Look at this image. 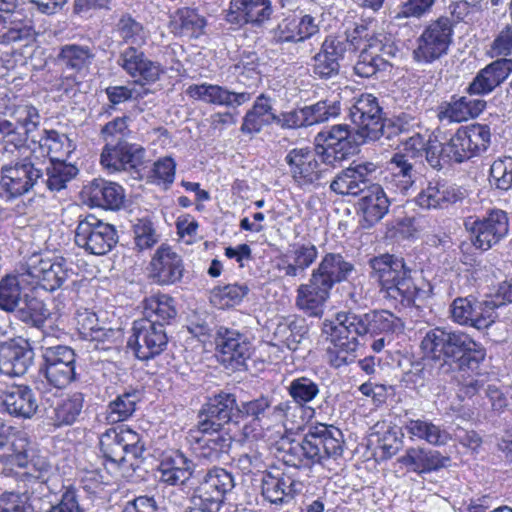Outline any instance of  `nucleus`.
Masks as SVG:
<instances>
[{
	"label": "nucleus",
	"instance_id": "25",
	"mask_svg": "<svg viewBox=\"0 0 512 512\" xmlns=\"http://www.w3.org/2000/svg\"><path fill=\"white\" fill-rule=\"evenodd\" d=\"M145 160V150L138 144L109 141L105 143L101 154V164L112 172L135 170L141 167Z\"/></svg>",
	"mask_w": 512,
	"mask_h": 512
},
{
	"label": "nucleus",
	"instance_id": "7",
	"mask_svg": "<svg viewBox=\"0 0 512 512\" xmlns=\"http://www.w3.org/2000/svg\"><path fill=\"white\" fill-rule=\"evenodd\" d=\"M289 409V402L273 405V398L268 395L241 402L240 417L251 418L242 427L243 438L255 441L266 437L271 427L279 424Z\"/></svg>",
	"mask_w": 512,
	"mask_h": 512
},
{
	"label": "nucleus",
	"instance_id": "62",
	"mask_svg": "<svg viewBox=\"0 0 512 512\" xmlns=\"http://www.w3.org/2000/svg\"><path fill=\"white\" fill-rule=\"evenodd\" d=\"M490 183L503 191L512 188V157L499 158L492 163Z\"/></svg>",
	"mask_w": 512,
	"mask_h": 512
},
{
	"label": "nucleus",
	"instance_id": "49",
	"mask_svg": "<svg viewBox=\"0 0 512 512\" xmlns=\"http://www.w3.org/2000/svg\"><path fill=\"white\" fill-rule=\"evenodd\" d=\"M307 333L308 327L304 318L289 316L278 323L274 335L289 350L296 351L306 339Z\"/></svg>",
	"mask_w": 512,
	"mask_h": 512
},
{
	"label": "nucleus",
	"instance_id": "2",
	"mask_svg": "<svg viewBox=\"0 0 512 512\" xmlns=\"http://www.w3.org/2000/svg\"><path fill=\"white\" fill-rule=\"evenodd\" d=\"M424 358L435 363L434 377L438 382L454 378V371H474L485 359L483 346L462 331L436 327L428 330L420 343Z\"/></svg>",
	"mask_w": 512,
	"mask_h": 512
},
{
	"label": "nucleus",
	"instance_id": "18",
	"mask_svg": "<svg viewBox=\"0 0 512 512\" xmlns=\"http://www.w3.org/2000/svg\"><path fill=\"white\" fill-rule=\"evenodd\" d=\"M349 117L354 130L366 141L378 140L384 136L385 119L378 100L372 94L360 95L349 108Z\"/></svg>",
	"mask_w": 512,
	"mask_h": 512
},
{
	"label": "nucleus",
	"instance_id": "36",
	"mask_svg": "<svg viewBox=\"0 0 512 512\" xmlns=\"http://www.w3.org/2000/svg\"><path fill=\"white\" fill-rule=\"evenodd\" d=\"M486 107V101L473 98L472 95L456 97L442 102L437 109V117L441 122L460 123L477 117Z\"/></svg>",
	"mask_w": 512,
	"mask_h": 512
},
{
	"label": "nucleus",
	"instance_id": "15",
	"mask_svg": "<svg viewBox=\"0 0 512 512\" xmlns=\"http://www.w3.org/2000/svg\"><path fill=\"white\" fill-rule=\"evenodd\" d=\"M452 22L440 17L428 25L417 38L413 59L418 63L430 64L446 55L452 42Z\"/></svg>",
	"mask_w": 512,
	"mask_h": 512
},
{
	"label": "nucleus",
	"instance_id": "26",
	"mask_svg": "<svg viewBox=\"0 0 512 512\" xmlns=\"http://www.w3.org/2000/svg\"><path fill=\"white\" fill-rule=\"evenodd\" d=\"M417 178L415 163L406 154L395 153L387 162L383 186L391 194L408 195Z\"/></svg>",
	"mask_w": 512,
	"mask_h": 512
},
{
	"label": "nucleus",
	"instance_id": "27",
	"mask_svg": "<svg viewBox=\"0 0 512 512\" xmlns=\"http://www.w3.org/2000/svg\"><path fill=\"white\" fill-rule=\"evenodd\" d=\"M319 23L310 14H290L272 30L273 40L276 43L303 42L319 32Z\"/></svg>",
	"mask_w": 512,
	"mask_h": 512
},
{
	"label": "nucleus",
	"instance_id": "44",
	"mask_svg": "<svg viewBox=\"0 0 512 512\" xmlns=\"http://www.w3.org/2000/svg\"><path fill=\"white\" fill-rule=\"evenodd\" d=\"M384 189V186L373 183L359 200V209L368 226L379 222L389 210L390 200Z\"/></svg>",
	"mask_w": 512,
	"mask_h": 512
},
{
	"label": "nucleus",
	"instance_id": "35",
	"mask_svg": "<svg viewBox=\"0 0 512 512\" xmlns=\"http://www.w3.org/2000/svg\"><path fill=\"white\" fill-rule=\"evenodd\" d=\"M226 20L231 24L261 26L270 20L274 9L271 0H235Z\"/></svg>",
	"mask_w": 512,
	"mask_h": 512
},
{
	"label": "nucleus",
	"instance_id": "47",
	"mask_svg": "<svg viewBox=\"0 0 512 512\" xmlns=\"http://www.w3.org/2000/svg\"><path fill=\"white\" fill-rule=\"evenodd\" d=\"M31 142L38 144L41 152L49 157L48 162L66 161L65 158L74 149L73 143L68 136L55 130L39 131L36 134V140Z\"/></svg>",
	"mask_w": 512,
	"mask_h": 512
},
{
	"label": "nucleus",
	"instance_id": "12",
	"mask_svg": "<svg viewBox=\"0 0 512 512\" xmlns=\"http://www.w3.org/2000/svg\"><path fill=\"white\" fill-rule=\"evenodd\" d=\"M31 288L41 287L54 291L75 275L63 258H45L41 254L31 255L23 266Z\"/></svg>",
	"mask_w": 512,
	"mask_h": 512
},
{
	"label": "nucleus",
	"instance_id": "21",
	"mask_svg": "<svg viewBox=\"0 0 512 512\" xmlns=\"http://www.w3.org/2000/svg\"><path fill=\"white\" fill-rule=\"evenodd\" d=\"M377 165L372 162L353 163L338 173L330 183L331 191L342 196L364 194L374 183L373 175Z\"/></svg>",
	"mask_w": 512,
	"mask_h": 512
},
{
	"label": "nucleus",
	"instance_id": "11",
	"mask_svg": "<svg viewBox=\"0 0 512 512\" xmlns=\"http://www.w3.org/2000/svg\"><path fill=\"white\" fill-rule=\"evenodd\" d=\"M315 141L321 158L331 167L336 162L355 154L359 145L365 143V140L347 124L333 125L322 130L316 135Z\"/></svg>",
	"mask_w": 512,
	"mask_h": 512
},
{
	"label": "nucleus",
	"instance_id": "58",
	"mask_svg": "<svg viewBox=\"0 0 512 512\" xmlns=\"http://www.w3.org/2000/svg\"><path fill=\"white\" fill-rule=\"evenodd\" d=\"M474 327L485 329L491 326L499 317V310L503 309L498 299L492 295L482 301L475 300Z\"/></svg>",
	"mask_w": 512,
	"mask_h": 512
},
{
	"label": "nucleus",
	"instance_id": "13",
	"mask_svg": "<svg viewBox=\"0 0 512 512\" xmlns=\"http://www.w3.org/2000/svg\"><path fill=\"white\" fill-rule=\"evenodd\" d=\"M118 242L115 227L93 214L79 217L75 229V243L78 247L93 255H105Z\"/></svg>",
	"mask_w": 512,
	"mask_h": 512
},
{
	"label": "nucleus",
	"instance_id": "10",
	"mask_svg": "<svg viewBox=\"0 0 512 512\" xmlns=\"http://www.w3.org/2000/svg\"><path fill=\"white\" fill-rule=\"evenodd\" d=\"M284 160L294 184L303 190L321 186L331 174V165L323 161L317 148H293L288 151Z\"/></svg>",
	"mask_w": 512,
	"mask_h": 512
},
{
	"label": "nucleus",
	"instance_id": "24",
	"mask_svg": "<svg viewBox=\"0 0 512 512\" xmlns=\"http://www.w3.org/2000/svg\"><path fill=\"white\" fill-rule=\"evenodd\" d=\"M119 66L134 79L136 84L145 88L146 84L155 83L160 79L163 69L158 62L147 58L144 52L135 46H129L121 51L118 58Z\"/></svg>",
	"mask_w": 512,
	"mask_h": 512
},
{
	"label": "nucleus",
	"instance_id": "29",
	"mask_svg": "<svg viewBox=\"0 0 512 512\" xmlns=\"http://www.w3.org/2000/svg\"><path fill=\"white\" fill-rule=\"evenodd\" d=\"M201 435H191L193 442L192 448L199 460L207 463L221 461L225 458L233 442V437L228 431H199Z\"/></svg>",
	"mask_w": 512,
	"mask_h": 512
},
{
	"label": "nucleus",
	"instance_id": "59",
	"mask_svg": "<svg viewBox=\"0 0 512 512\" xmlns=\"http://www.w3.org/2000/svg\"><path fill=\"white\" fill-rule=\"evenodd\" d=\"M307 126L328 121L340 114V104L337 101H319L303 107Z\"/></svg>",
	"mask_w": 512,
	"mask_h": 512
},
{
	"label": "nucleus",
	"instance_id": "32",
	"mask_svg": "<svg viewBox=\"0 0 512 512\" xmlns=\"http://www.w3.org/2000/svg\"><path fill=\"white\" fill-rule=\"evenodd\" d=\"M194 462L182 451L173 450L162 455L157 467L159 482L169 486H183L192 478Z\"/></svg>",
	"mask_w": 512,
	"mask_h": 512
},
{
	"label": "nucleus",
	"instance_id": "52",
	"mask_svg": "<svg viewBox=\"0 0 512 512\" xmlns=\"http://www.w3.org/2000/svg\"><path fill=\"white\" fill-rule=\"evenodd\" d=\"M100 449L107 462L120 467L124 465L133 466L132 458L124 447L116 428L108 429L100 437Z\"/></svg>",
	"mask_w": 512,
	"mask_h": 512
},
{
	"label": "nucleus",
	"instance_id": "39",
	"mask_svg": "<svg viewBox=\"0 0 512 512\" xmlns=\"http://www.w3.org/2000/svg\"><path fill=\"white\" fill-rule=\"evenodd\" d=\"M83 193L91 206L109 210L120 209L125 199L122 186L104 179H94L84 187Z\"/></svg>",
	"mask_w": 512,
	"mask_h": 512
},
{
	"label": "nucleus",
	"instance_id": "16",
	"mask_svg": "<svg viewBox=\"0 0 512 512\" xmlns=\"http://www.w3.org/2000/svg\"><path fill=\"white\" fill-rule=\"evenodd\" d=\"M465 228L476 249L487 251L502 241L509 232V218L505 211L493 209L481 218L465 221Z\"/></svg>",
	"mask_w": 512,
	"mask_h": 512
},
{
	"label": "nucleus",
	"instance_id": "30",
	"mask_svg": "<svg viewBox=\"0 0 512 512\" xmlns=\"http://www.w3.org/2000/svg\"><path fill=\"white\" fill-rule=\"evenodd\" d=\"M186 94L195 100L206 104L225 106L227 108H237L252 98V93L248 91H231L225 86L216 84L202 83L190 85Z\"/></svg>",
	"mask_w": 512,
	"mask_h": 512
},
{
	"label": "nucleus",
	"instance_id": "19",
	"mask_svg": "<svg viewBox=\"0 0 512 512\" xmlns=\"http://www.w3.org/2000/svg\"><path fill=\"white\" fill-rule=\"evenodd\" d=\"M198 417L199 431H228L226 425L237 423L240 417L235 395L221 392L209 398L199 411Z\"/></svg>",
	"mask_w": 512,
	"mask_h": 512
},
{
	"label": "nucleus",
	"instance_id": "8",
	"mask_svg": "<svg viewBox=\"0 0 512 512\" xmlns=\"http://www.w3.org/2000/svg\"><path fill=\"white\" fill-rule=\"evenodd\" d=\"M43 168L33 157H24L0 169V197L11 201L31 191H41Z\"/></svg>",
	"mask_w": 512,
	"mask_h": 512
},
{
	"label": "nucleus",
	"instance_id": "54",
	"mask_svg": "<svg viewBox=\"0 0 512 512\" xmlns=\"http://www.w3.org/2000/svg\"><path fill=\"white\" fill-rule=\"evenodd\" d=\"M78 173V169L66 163V161L48 162L43 168L42 189L46 188L50 191H60L66 187Z\"/></svg>",
	"mask_w": 512,
	"mask_h": 512
},
{
	"label": "nucleus",
	"instance_id": "42",
	"mask_svg": "<svg viewBox=\"0 0 512 512\" xmlns=\"http://www.w3.org/2000/svg\"><path fill=\"white\" fill-rule=\"evenodd\" d=\"M6 411L15 417L31 418L38 409V402L33 390L25 385L9 387L3 396Z\"/></svg>",
	"mask_w": 512,
	"mask_h": 512
},
{
	"label": "nucleus",
	"instance_id": "9",
	"mask_svg": "<svg viewBox=\"0 0 512 512\" xmlns=\"http://www.w3.org/2000/svg\"><path fill=\"white\" fill-rule=\"evenodd\" d=\"M52 342L49 335L41 340L40 372L51 386L63 389L76 379V353L70 346Z\"/></svg>",
	"mask_w": 512,
	"mask_h": 512
},
{
	"label": "nucleus",
	"instance_id": "57",
	"mask_svg": "<svg viewBox=\"0 0 512 512\" xmlns=\"http://www.w3.org/2000/svg\"><path fill=\"white\" fill-rule=\"evenodd\" d=\"M287 391L293 401L303 407L318 397L320 385L309 377L300 376L290 381Z\"/></svg>",
	"mask_w": 512,
	"mask_h": 512
},
{
	"label": "nucleus",
	"instance_id": "22",
	"mask_svg": "<svg viewBox=\"0 0 512 512\" xmlns=\"http://www.w3.org/2000/svg\"><path fill=\"white\" fill-rule=\"evenodd\" d=\"M349 47L347 38L328 35L312 58V71L320 79H332L339 74L340 60Z\"/></svg>",
	"mask_w": 512,
	"mask_h": 512
},
{
	"label": "nucleus",
	"instance_id": "17",
	"mask_svg": "<svg viewBox=\"0 0 512 512\" xmlns=\"http://www.w3.org/2000/svg\"><path fill=\"white\" fill-rule=\"evenodd\" d=\"M128 345L139 360L153 359L167 348L168 336L165 327L150 319H138L133 323Z\"/></svg>",
	"mask_w": 512,
	"mask_h": 512
},
{
	"label": "nucleus",
	"instance_id": "55",
	"mask_svg": "<svg viewBox=\"0 0 512 512\" xmlns=\"http://www.w3.org/2000/svg\"><path fill=\"white\" fill-rule=\"evenodd\" d=\"M140 400L137 391L125 392L111 401L106 409V420L109 423H118L127 420L136 410Z\"/></svg>",
	"mask_w": 512,
	"mask_h": 512
},
{
	"label": "nucleus",
	"instance_id": "28",
	"mask_svg": "<svg viewBox=\"0 0 512 512\" xmlns=\"http://www.w3.org/2000/svg\"><path fill=\"white\" fill-rule=\"evenodd\" d=\"M34 356L33 349L26 341L2 342L0 343V372L9 377L22 376L32 366Z\"/></svg>",
	"mask_w": 512,
	"mask_h": 512
},
{
	"label": "nucleus",
	"instance_id": "56",
	"mask_svg": "<svg viewBox=\"0 0 512 512\" xmlns=\"http://www.w3.org/2000/svg\"><path fill=\"white\" fill-rule=\"evenodd\" d=\"M441 153L444 157H447V160L457 163L476 156L463 127L459 128L450 140L441 146Z\"/></svg>",
	"mask_w": 512,
	"mask_h": 512
},
{
	"label": "nucleus",
	"instance_id": "51",
	"mask_svg": "<svg viewBox=\"0 0 512 512\" xmlns=\"http://www.w3.org/2000/svg\"><path fill=\"white\" fill-rule=\"evenodd\" d=\"M142 319H150L165 325L169 324L177 315V310L172 297L166 294L151 295L143 301Z\"/></svg>",
	"mask_w": 512,
	"mask_h": 512
},
{
	"label": "nucleus",
	"instance_id": "41",
	"mask_svg": "<svg viewBox=\"0 0 512 512\" xmlns=\"http://www.w3.org/2000/svg\"><path fill=\"white\" fill-rule=\"evenodd\" d=\"M398 461L404 466L409 467L412 471L423 474L446 467L450 458L443 456L436 450L411 447L406 450L405 454Z\"/></svg>",
	"mask_w": 512,
	"mask_h": 512
},
{
	"label": "nucleus",
	"instance_id": "33",
	"mask_svg": "<svg viewBox=\"0 0 512 512\" xmlns=\"http://www.w3.org/2000/svg\"><path fill=\"white\" fill-rule=\"evenodd\" d=\"M151 277L160 285H171L181 280L184 265L181 256L170 246L162 244L150 262Z\"/></svg>",
	"mask_w": 512,
	"mask_h": 512
},
{
	"label": "nucleus",
	"instance_id": "31",
	"mask_svg": "<svg viewBox=\"0 0 512 512\" xmlns=\"http://www.w3.org/2000/svg\"><path fill=\"white\" fill-rule=\"evenodd\" d=\"M23 0H0V11L8 15L0 16V43L10 45L29 42L34 38V30L28 22L15 15V9Z\"/></svg>",
	"mask_w": 512,
	"mask_h": 512
},
{
	"label": "nucleus",
	"instance_id": "53",
	"mask_svg": "<svg viewBox=\"0 0 512 512\" xmlns=\"http://www.w3.org/2000/svg\"><path fill=\"white\" fill-rule=\"evenodd\" d=\"M84 394L75 392L61 399L53 409V424L57 427L72 425L79 420L84 408Z\"/></svg>",
	"mask_w": 512,
	"mask_h": 512
},
{
	"label": "nucleus",
	"instance_id": "5",
	"mask_svg": "<svg viewBox=\"0 0 512 512\" xmlns=\"http://www.w3.org/2000/svg\"><path fill=\"white\" fill-rule=\"evenodd\" d=\"M368 266L369 277L377 284L383 298L407 306L414 304L420 290L412 279L411 269L402 257L381 254L369 259Z\"/></svg>",
	"mask_w": 512,
	"mask_h": 512
},
{
	"label": "nucleus",
	"instance_id": "37",
	"mask_svg": "<svg viewBox=\"0 0 512 512\" xmlns=\"http://www.w3.org/2000/svg\"><path fill=\"white\" fill-rule=\"evenodd\" d=\"M463 198V192L445 181H430L415 197V203L425 209H443Z\"/></svg>",
	"mask_w": 512,
	"mask_h": 512
},
{
	"label": "nucleus",
	"instance_id": "20",
	"mask_svg": "<svg viewBox=\"0 0 512 512\" xmlns=\"http://www.w3.org/2000/svg\"><path fill=\"white\" fill-rule=\"evenodd\" d=\"M399 52L394 42L384 34L373 35L361 51L354 66L355 74L369 78L379 71H385L390 65V59Z\"/></svg>",
	"mask_w": 512,
	"mask_h": 512
},
{
	"label": "nucleus",
	"instance_id": "50",
	"mask_svg": "<svg viewBox=\"0 0 512 512\" xmlns=\"http://www.w3.org/2000/svg\"><path fill=\"white\" fill-rule=\"evenodd\" d=\"M404 427L411 437L426 441L430 445L443 446L451 439L450 434L444 428L428 420L408 419Z\"/></svg>",
	"mask_w": 512,
	"mask_h": 512
},
{
	"label": "nucleus",
	"instance_id": "34",
	"mask_svg": "<svg viewBox=\"0 0 512 512\" xmlns=\"http://www.w3.org/2000/svg\"><path fill=\"white\" fill-rule=\"evenodd\" d=\"M28 438L18 428L0 423V460L6 465L27 466Z\"/></svg>",
	"mask_w": 512,
	"mask_h": 512
},
{
	"label": "nucleus",
	"instance_id": "3",
	"mask_svg": "<svg viewBox=\"0 0 512 512\" xmlns=\"http://www.w3.org/2000/svg\"><path fill=\"white\" fill-rule=\"evenodd\" d=\"M342 432L326 424L312 426L301 439L284 436L278 450L283 462L296 468H310L323 464L329 458L336 459L343 453Z\"/></svg>",
	"mask_w": 512,
	"mask_h": 512
},
{
	"label": "nucleus",
	"instance_id": "40",
	"mask_svg": "<svg viewBox=\"0 0 512 512\" xmlns=\"http://www.w3.org/2000/svg\"><path fill=\"white\" fill-rule=\"evenodd\" d=\"M300 486L301 483L280 472L265 473L261 479V493L273 504L288 503L300 493Z\"/></svg>",
	"mask_w": 512,
	"mask_h": 512
},
{
	"label": "nucleus",
	"instance_id": "63",
	"mask_svg": "<svg viewBox=\"0 0 512 512\" xmlns=\"http://www.w3.org/2000/svg\"><path fill=\"white\" fill-rule=\"evenodd\" d=\"M475 298L458 297L450 306L451 319L460 325H470L474 327L475 318Z\"/></svg>",
	"mask_w": 512,
	"mask_h": 512
},
{
	"label": "nucleus",
	"instance_id": "23",
	"mask_svg": "<svg viewBox=\"0 0 512 512\" xmlns=\"http://www.w3.org/2000/svg\"><path fill=\"white\" fill-rule=\"evenodd\" d=\"M215 342L220 361L232 369H239L251 355L247 337L235 329L219 327Z\"/></svg>",
	"mask_w": 512,
	"mask_h": 512
},
{
	"label": "nucleus",
	"instance_id": "48",
	"mask_svg": "<svg viewBox=\"0 0 512 512\" xmlns=\"http://www.w3.org/2000/svg\"><path fill=\"white\" fill-rule=\"evenodd\" d=\"M169 26L175 35L198 38L204 33L206 20L194 9L184 7L171 15Z\"/></svg>",
	"mask_w": 512,
	"mask_h": 512
},
{
	"label": "nucleus",
	"instance_id": "46",
	"mask_svg": "<svg viewBox=\"0 0 512 512\" xmlns=\"http://www.w3.org/2000/svg\"><path fill=\"white\" fill-rule=\"evenodd\" d=\"M272 99L264 94L259 95L252 108L244 116L241 131L243 133H258L261 129L276 122Z\"/></svg>",
	"mask_w": 512,
	"mask_h": 512
},
{
	"label": "nucleus",
	"instance_id": "43",
	"mask_svg": "<svg viewBox=\"0 0 512 512\" xmlns=\"http://www.w3.org/2000/svg\"><path fill=\"white\" fill-rule=\"evenodd\" d=\"M31 285L24 275L23 266L15 274H8L0 280V309L6 312L15 311L23 301L24 289Z\"/></svg>",
	"mask_w": 512,
	"mask_h": 512
},
{
	"label": "nucleus",
	"instance_id": "4",
	"mask_svg": "<svg viewBox=\"0 0 512 512\" xmlns=\"http://www.w3.org/2000/svg\"><path fill=\"white\" fill-rule=\"evenodd\" d=\"M354 270L341 254L328 253L312 271L309 282L296 290V307L310 317H321L335 284L345 281Z\"/></svg>",
	"mask_w": 512,
	"mask_h": 512
},
{
	"label": "nucleus",
	"instance_id": "64",
	"mask_svg": "<svg viewBox=\"0 0 512 512\" xmlns=\"http://www.w3.org/2000/svg\"><path fill=\"white\" fill-rule=\"evenodd\" d=\"M134 243L139 251L152 248L158 242L153 224L148 219H138L133 224Z\"/></svg>",
	"mask_w": 512,
	"mask_h": 512
},
{
	"label": "nucleus",
	"instance_id": "6",
	"mask_svg": "<svg viewBox=\"0 0 512 512\" xmlns=\"http://www.w3.org/2000/svg\"><path fill=\"white\" fill-rule=\"evenodd\" d=\"M38 110L27 102L12 103L0 117V159H10L39 132Z\"/></svg>",
	"mask_w": 512,
	"mask_h": 512
},
{
	"label": "nucleus",
	"instance_id": "14",
	"mask_svg": "<svg viewBox=\"0 0 512 512\" xmlns=\"http://www.w3.org/2000/svg\"><path fill=\"white\" fill-rule=\"evenodd\" d=\"M234 486V477L230 472L213 467L196 488L192 502L201 512H219L226 494L232 491Z\"/></svg>",
	"mask_w": 512,
	"mask_h": 512
},
{
	"label": "nucleus",
	"instance_id": "1",
	"mask_svg": "<svg viewBox=\"0 0 512 512\" xmlns=\"http://www.w3.org/2000/svg\"><path fill=\"white\" fill-rule=\"evenodd\" d=\"M402 329V320L387 310H372L364 314L338 312L334 320L323 323V333L330 340L326 353L328 362L334 368L349 365L357 357L358 337H375Z\"/></svg>",
	"mask_w": 512,
	"mask_h": 512
},
{
	"label": "nucleus",
	"instance_id": "45",
	"mask_svg": "<svg viewBox=\"0 0 512 512\" xmlns=\"http://www.w3.org/2000/svg\"><path fill=\"white\" fill-rule=\"evenodd\" d=\"M96 53L92 47L79 44H66L60 48L57 60L68 71L85 74L93 64Z\"/></svg>",
	"mask_w": 512,
	"mask_h": 512
},
{
	"label": "nucleus",
	"instance_id": "61",
	"mask_svg": "<svg viewBox=\"0 0 512 512\" xmlns=\"http://www.w3.org/2000/svg\"><path fill=\"white\" fill-rule=\"evenodd\" d=\"M120 37L131 46H141L145 44L147 39V32L141 23L134 20L129 15H124L120 18L117 24Z\"/></svg>",
	"mask_w": 512,
	"mask_h": 512
},
{
	"label": "nucleus",
	"instance_id": "60",
	"mask_svg": "<svg viewBox=\"0 0 512 512\" xmlns=\"http://www.w3.org/2000/svg\"><path fill=\"white\" fill-rule=\"evenodd\" d=\"M176 163L171 157H163L154 162L148 172L147 181L152 184L163 185L167 189L175 179Z\"/></svg>",
	"mask_w": 512,
	"mask_h": 512
},
{
	"label": "nucleus",
	"instance_id": "38",
	"mask_svg": "<svg viewBox=\"0 0 512 512\" xmlns=\"http://www.w3.org/2000/svg\"><path fill=\"white\" fill-rule=\"evenodd\" d=\"M317 256L318 250L314 244L295 243L280 258L279 270L285 277L302 278Z\"/></svg>",
	"mask_w": 512,
	"mask_h": 512
}]
</instances>
